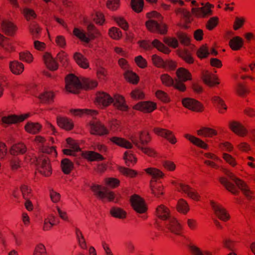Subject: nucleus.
Returning a JSON list of instances; mask_svg holds the SVG:
<instances>
[{
  "label": "nucleus",
  "instance_id": "nucleus-3",
  "mask_svg": "<svg viewBox=\"0 0 255 255\" xmlns=\"http://www.w3.org/2000/svg\"><path fill=\"white\" fill-rule=\"evenodd\" d=\"M157 216L165 221V225L167 228L175 234L179 235L181 226L176 220L170 215L169 210L163 205L158 206L156 209Z\"/></svg>",
  "mask_w": 255,
  "mask_h": 255
},
{
  "label": "nucleus",
  "instance_id": "nucleus-16",
  "mask_svg": "<svg viewBox=\"0 0 255 255\" xmlns=\"http://www.w3.org/2000/svg\"><path fill=\"white\" fill-rule=\"evenodd\" d=\"M91 132L93 134L104 135L108 131L105 127L99 122H93L90 124Z\"/></svg>",
  "mask_w": 255,
  "mask_h": 255
},
{
  "label": "nucleus",
  "instance_id": "nucleus-54",
  "mask_svg": "<svg viewBox=\"0 0 255 255\" xmlns=\"http://www.w3.org/2000/svg\"><path fill=\"white\" fill-rule=\"evenodd\" d=\"M180 56L186 62L189 64L193 63L194 59L191 56V54L188 51H184L180 53Z\"/></svg>",
  "mask_w": 255,
  "mask_h": 255
},
{
  "label": "nucleus",
  "instance_id": "nucleus-53",
  "mask_svg": "<svg viewBox=\"0 0 255 255\" xmlns=\"http://www.w3.org/2000/svg\"><path fill=\"white\" fill-rule=\"evenodd\" d=\"M125 77L129 82L133 84L136 83L138 81V77L136 74L128 71L125 72Z\"/></svg>",
  "mask_w": 255,
  "mask_h": 255
},
{
  "label": "nucleus",
  "instance_id": "nucleus-34",
  "mask_svg": "<svg viewBox=\"0 0 255 255\" xmlns=\"http://www.w3.org/2000/svg\"><path fill=\"white\" fill-rule=\"evenodd\" d=\"M243 44V40L239 36L234 37L231 39L229 42L230 46L234 50L240 49L242 47Z\"/></svg>",
  "mask_w": 255,
  "mask_h": 255
},
{
  "label": "nucleus",
  "instance_id": "nucleus-50",
  "mask_svg": "<svg viewBox=\"0 0 255 255\" xmlns=\"http://www.w3.org/2000/svg\"><path fill=\"white\" fill-rule=\"evenodd\" d=\"M177 209L180 212L186 213L189 210L187 202L183 199L179 200L177 204Z\"/></svg>",
  "mask_w": 255,
  "mask_h": 255
},
{
  "label": "nucleus",
  "instance_id": "nucleus-9",
  "mask_svg": "<svg viewBox=\"0 0 255 255\" xmlns=\"http://www.w3.org/2000/svg\"><path fill=\"white\" fill-rule=\"evenodd\" d=\"M34 161L38 166L39 171L43 175L48 176L51 173V168L46 156H42L38 158L35 157Z\"/></svg>",
  "mask_w": 255,
  "mask_h": 255
},
{
  "label": "nucleus",
  "instance_id": "nucleus-60",
  "mask_svg": "<svg viewBox=\"0 0 255 255\" xmlns=\"http://www.w3.org/2000/svg\"><path fill=\"white\" fill-rule=\"evenodd\" d=\"M33 255H46L45 246L41 244L38 245L35 249Z\"/></svg>",
  "mask_w": 255,
  "mask_h": 255
},
{
  "label": "nucleus",
  "instance_id": "nucleus-15",
  "mask_svg": "<svg viewBox=\"0 0 255 255\" xmlns=\"http://www.w3.org/2000/svg\"><path fill=\"white\" fill-rule=\"evenodd\" d=\"M211 205L215 214L220 220L226 221L229 219V215L222 206L216 204L214 201H211Z\"/></svg>",
  "mask_w": 255,
  "mask_h": 255
},
{
  "label": "nucleus",
  "instance_id": "nucleus-10",
  "mask_svg": "<svg viewBox=\"0 0 255 255\" xmlns=\"http://www.w3.org/2000/svg\"><path fill=\"white\" fill-rule=\"evenodd\" d=\"M139 45L145 50H149L153 46L164 53L170 52V50L157 39H154L151 43L149 41H141L139 42Z\"/></svg>",
  "mask_w": 255,
  "mask_h": 255
},
{
  "label": "nucleus",
  "instance_id": "nucleus-37",
  "mask_svg": "<svg viewBox=\"0 0 255 255\" xmlns=\"http://www.w3.org/2000/svg\"><path fill=\"white\" fill-rule=\"evenodd\" d=\"M26 151V146L22 143H18L12 146L10 149V153L12 155L15 154H23Z\"/></svg>",
  "mask_w": 255,
  "mask_h": 255
},
{
  "label": "nucleus",
  "instance_id": "nucleus-61",
  "mask_svg": "<svg viewBox=\"0 0 255 255\" xmlns=\"http://www.w3.org/2000/svg\"><path fill=\"white\" fill-rule=\"evenodd\" d=\"M9 163L11 168L13 171L17 170L20 167V161L16 157L9 159Z\"/></svg>",
  "mask_w": 255,
  "mask_h": 255
},
{
  "label": "nucleus",
  "instance_id": "nucleus-11",
  "mask_svg": "<svg viewBox=\"0 0 255 255\" xmlns=\"http://www.w3.org/2000/svg\"><path fill=\"white\" fill-rule=\"evenodd\" d=\"M227 175L230 180L233 181L235 183L236 185L243 192L247 199H251L252 198V192L243 181L235 177L231 173H228Z\"/></svg>",
  "mask_w": 255,
  "mask_h": 255
},
{
  "label": "nucleus",
  "instance_id": "nucleus-18",
  "mask_svg": "<svg viewBox=\"0 0 255 255\" xmlns=\"http://www.w3.org/2000/svg\"><path fill=\"white\" fill-rule=\"evenodd\" d=\"M134 108L144 112L150 113L156 109V104L150 102H139L134 106Z\"/></svg>",
  "mask_w": 255,
  "mask_h": 255
},
{
  "label": "nucleus",
  "instance_id": "nucleus-49",
  "mask_svg": "<svg viewBox=\"0 0 255 255\" xmlns=\"http://www.w3.org/2000/svg\"><path fill=\"white\" fill-rule=\"evenodd\" d=\"M131 5L132 9L137 12H139L141 11L143 6V0H132Z\"/></svg>",
  "mask_w": 255,
  "mask_h": 255
},
{
  "label": "nucleus",
  "instance_id": "nucleus-47",
  "mask_svg": "<svg viewBox=\"0 0 255 255\" xmlns=\"http://www.w3.org/2000/svg\"><path fill=\"white\" fill-rule=\"evenodd\" d=\"M150 188L152 193L157 197H159L160 195L163 194V192L162 191V187L160 184H155L154 185L151 183Z\"/></svg>",
  "mask_w": 255,
  "mask_h": 255
},
{
  "label": "nucleus",
  "instance_id": "nucleus-58",
  "mask_svg": "<svg viewBox=\"0 0 255 255\" xmlns=\"http://www.w3.org/2000/svg\"><path fill=\"white\" fill-rule=\"evenodd\" d=\"M180 12L182 15V16L185 18V21L186 24H183L182 27L185 29H187L188 28V25L187 24L188 23H189L190 21V13L189 11L184 9H182L180 10Z\"/></svg>",
  "mask_w": 255,
  "mask_h": 255
},
{
  "label": "nucleus",
  "instance_id": "nucleus-64",
  "mask_svg": "<svg viewBox=\"0 0 255 255\" xmlns=\"http://www.w3.org/2000/svg\"><path fill=\"white\" fill-rule=\"evenodd\" d=\"M115 20L122 28L125 30H128V23L123 17H116Z\"/></svg>",
  "mask_w": 255,
  "mask_h": 255
},
{
  "label": "nucleus",
  "instance_id": "nucleus-25",
  "mask_svg": "<svg viewBox=\"0 0 255 255\" xmlns=\"http://www.w3.org/2000/svg\"><path fill=\"white\" fill-rule=\"evenodd\" d=\"M54 96L52 92L45 91L39 95H36L35 97H37L41 103L49 104L53 101Z\"/></svg>",
  "mask_w": 255,
  "mask_h": 255
},
{
  "label": "nucleus",
  "instance_id": "nucleus-28",
  "mask_svg": "<svg viewBox=\"0 0 255 255\" xmlns=\"http://www.w3.org/2000/svg\"><path fill=\"white\" fill-rule=\"evenodd\" d=\"M67 142L69 145L70 149H65L63 150V152L65 154L74 155V152L78 151L80 150V148L77 144L71 138H68Z\"/></svg>",
  "mask_w": 255,
  "mask_h": 255
},
{
  "label": "nucleus",
  "instance_id": "nucleus-46",
  "mask_svg": "<svg viewBox=\"0 0 255 255\" xmlns=\"http://www.w3.org/2000/svg\"><path fill=\"white\" fill-rule=\"evenodd\" d=\"M145 171L154 178H160L163 176V173L156 168H148L145 169Z\"/></svg>",
  "mask_w": 255,
  "mask_h": 255
},
{
  "label": "nucleus",
  "instance_id": "nucleus-20",
  "mask_svg": "<svg viewBox=\"0 0 255 255\" xmlns=\"http://www.w3.org/2000/svg\"><path fill=\"white\" fill-rule=\"evenodd\" d=\"M178 190L179 191H182L183 192L185 193L188 195V196H189L192 199L195 200H199V196L198 194V193L197 192L192 191L188 185H184L182 183H179L178 184Z\"/></svg>",
  "mask_w": 255,
  "mask_h": 255
},
{
  "label": "nucleus",
  "instance_id": "nucleus-17",
  "mask_svg": "<svg viewBox=\"0 0 255 255\" xmlns=\"http://www.w3.org/2000/svg\"><path fill=\"white\" fill-rule=\"evenodd\" d=\"M182 104L185 107L193 111H199L201 109L200 103L193 99L189 98L183 99Z\"/></svg>",
  "mask_w": 255,
  "mask_h": 255
},
{
  "label": "nucleus",
  "instance_id": "nucleus-41",
  "mask_svg": "<svg viewBox=\"0 0 255 255\" xmlns=\"http://www.w3.org/2000/svg\"><path fill=\"white\" fill-rule=\"evenodd\" d=\"M73 167L72 162L67 158L61 161V168L65 174H69Z\"/></svg>",
  "mask_w": 255,
  "mask_h": 255
},
{
  "label": "nucleus",
  "instance_id": "nucleus-45",
  "mask_svg": "<svg viewBox=\"0 0 255 255\" xmlns=\"http://www.w3.org/2000/svg\"><path fill=\"white\" fill-rule=\"evenodd\" d=\"M188 247L193 255H213L208 251L202 252L199 248L194 245H189Z\"/></svg>",
  "mask_w": 255,
  "mask_h": 255
},
{
  "label": "nucleus",
  "instance_id": "nucleus-40",
  "mask_svg": "<svg viewBox=\"0 0 255 255\" xmlns=\"http://www.w3.org/2000/svg\"><path fill=\"white\" fill-rule=\"evenodd\" d=\"M25 130L31 133H37L41 128V126L38 123H29L25 126Z\"/></svg>",
  "mask_w": 255,
  "mask_h": 255
},
{
  "label": "nucleus",
  "instance_id": "nucleus-22",
  "mask_svg": "<svg viewBox=\"0 0 255 255\" xmlns=\"http://www.w3.org/2000/svg\"><path fill=\"white\" fill-rule=\"evenodd\" d=\"M0 26L2 30L8 35H12L16 30L15 26L7 20H3L0 24Z\"/></svg>",
  "mask_w": 255,
  "mask_h": 255
},
{
  "label": "nucleus",
  "instance_id": "nucleus-51",
  "mask_svg": "<svg viewBox=\"0 0 255 255\" xmlns=\"http://www.w3.org/2000/svg\"><path fill=\"white\" fill-rule=\"evenodd\" d=\"M152 60L154 65L159 68H163L165 66V61L156 54L152 56Z\"/></svg>",
  "mask_w": 255,
  "mask_h": 255
},
{
  "label": "nucleus",
  "instance_id": "nucleus-44",
  "mask_svg": "<svg viewBox=\"0 0 255 255\" xmlns=\"http://www.w3.org/2000/svg\"><path fill=\"white\" fill-rule=\"evenodd\" d=\"M216 107L219 109L220 113H223L227 109V107L224 101L219 97L215 96L212 99Z\"/></svg>",
  "mask_w": 255,
  "mask_h": 255
},
{
  "label": "nucleus",
  "instance_id": "nucleus-33",
  "mask_svg": "<svg viewBox=\"0 0 255 255\" xmlns=\"http://www.w3.org/2000/svg\"><path fill=\"white\" fill-rule=\"evenodd\" d=\"M71 113L75 116L79 117L81 116L83 114L89 115L93 117L96 115L98 113L97 111L89 109H72L71 110Z\"/></svg>",
  "mask_w": 255,
  "mask_h": 255
},
{
  "label": "nucleus",
  "instance_id": "nucleus-19",
  "mask_svg": "<svg viewBox=\"0 0 255 255\" xmlns=\"http://www.w3.org/2000/svg\"><path fill=\"white\" fill-rule=\"evenodd\" d=\"M154 131L157 135L166 138L172 144H174L176 142L175 136L172 134V132L170 130L156 128H154Z\"/></svg>",
  "mask_w": 255,
  "mask_h": 255
},
{
  "label": "nucleus",
  "instance_id": "nucleus-32",
  "mask_svg": "<svg viewBox=\"0 0 255 255\" xmlns=\"http://www.w3.org/2000/svg\"><path fill=\"white\" fill-rule=\"evenodd\" d=\"M35 141L38 144L39 147L41 148V150L43 152H51L53 151H55L54 149L52 148H48L45 143V139L41 136H37L35 138Z\"/></svg>",
  "mask_w": 255,
  "mask_h": 255
},
{
  "label": "nucleus",
  "instance_id": "nucleus-30",
  "mask_svg": "<svg viewBox=\"0 0 255 255\" xmlns=\"http://www.w3.org/2000/svg\"><path fill=\"white\" fill-rule=\"evenodd\" d=\"M111 140L114 143L127 149L131 148L132 147V145L130 142L122 138L113 137Z\"/></svg>",
  "mask_w": 255,
  "mask_h": 255
},
{
  "label": "nucleus",
  "instance_id": "nucleus-52",
  "mask_svg": "<svg viewBox=\"0 0 255 255\" xmlns=\"http://www.w3.org/2000/svg\"><path fill=\"white\" fill-rule=\"evenodd\" d=\"M124 159L127 165L128 166H130L131 164H134L136 161V159L134 156L130 153H128V151H126L124 154Z\"/></svg>",
  "mask_w": 255,
  "mask_h": 255
},
{
  "label": "nucleus",
  "instance_id": "nucleus-55",
  "mask_svg": "<svg viewBox=\"0 0 255 255\" xmlns=\"http://www.w3.org/2000/svg\"><path fill=\"white\" fill-rule=\"evenodd\" d=\"M110 36L115 39H119L121 36L122 33L121 30L116 27H112L109 30Z\"/></svg>",
  "mask_w": 255,
  "mask_h": 255
},
{
  "label": "nucleus",
  "instance_id": "nucleus-6",
  "mask_svg": "<svg viewBox=\"0 0 255 255\" xmlns=\"http://www.w3.org/2000/svg\"><path fill=\"white\" fill-rule=\"evenodd\" d=\"M85 24L87 25V30L88 31V35L77 28H75L73 31L74 34L79 38L81 40L88 43L91 39H94L99 35L98 31L95 28L94 25L89 23L87 20L84 21Z\"/></svg>",
  "mask_w": 255,
  "mask_h": 255
},
{
  "label": "nucleus",
  "instance_id": "nucleus-13",
  "mask_svg": "<svg viewBox=\"0 0 255 255\" xmlns=\"http://www.w3.org/2000/svg\"><path fill=\"white\" fill-rule=\"evenodd\" d=\"M212 6L209 3L204 4L202 3L201 7H193L192 12L197 16L205 17L212 14L211 7Z\"/></svg>",
  "mask_w": 255,
  "mask_h": 255
},
{
  "label": "nucleus",
  "instance_id": "nucleus-21",
  "mask_svg": "<svg viewBox=\"0 0 255 255\" xmlns=\"http://www.w3.org/2000/svg\"><path fill=\"white\" fill-rule=\"evenodd\" d=\"M43 60L46 66L51 70H56L58 68V64L49 53H45L43 56Z\"/></svg>",
  "mask_w": 255,
  "mask_h": 255
},
{
  "label": "nucleus",
  "instance_id": "nucleus-7",
  "mask_svg": "<svg viewBox=\"0 0 255 255\" xmlns=\"http://www.w3.org/2000/svg\"><path fill=\"white\" fill-rule=\"evenodd\" d=\"M176 75L178 79L175 80V89L184 92L186 87L183 82L191 79V73L185 68H180L176 71Z\"/></svg>",
  "mask_w": 255,
  "mask_h": 255
},
{
  "label": "nucleus",
  "instance_id": "nucleus-57",
  "mask_svg": "<svg viewBox=\"0 0 255 255\" xmlns=\"http://www.w3.org/2000/svg\"><path fill=\"white\" fill-rule=\"evenodd\" d=\"M197 53L199 58H204L208 56L209 51L207 47L202 46L198 50Z\"/></svg>",
  "mask_w": 255,
  "mask_h": 255
},
{
  "label": "nucleus",
  "instance_id": "nucleus-59",
  "mask_svg": "<svg viewBox=\"0 0 255 255\" xmlns=\"http://www.w3.org/2000/svg\"><path fill=\"white\" fill-rule=\"evenodd\" d=\"M131 95L132 98L136 100L142 99L144 97L143 92L138 89L133 90L131 93Z\"/></svg>",
  "mask_w": 255,
  "mask_h": 255
},
{
  "label": "nucleus",
  "instance_id": "nucleus-23",
  "mask_svg": "<svg viewBox=\"0 0 255 255\" xmlns=\"http://www.w3.org/2000/svg\"><path fill=\"white\" fill-rule=\"evenodd\" d=\"M57 123L60 127L66 130H70L74 126L71 120L65 117H57Z\"/></svg>",
  "mask_w": 255,
  "mask_h": 255
},
{
  "label": "nucleus",
  "instance_id": "nucleus-42",
  "mask_svg": "<svg viewBox=\"0 0 255 255\" xmlns=\"http://www.w3.org/2000/svg\"><path fill=\"white\" fill-rule=\"evenodd\" d=\"M0 45L6 51H10L13 48L8 39L1 34H0Z\"/></svg>",
  "mask_w": 255,
  "mask_h": 255
},
{
  "label": "nucleus",
  "instance_id": "nucleus-31",
  "mask_svg": "<svg viewBox=\"0 0 255 255\" xmlns=\"http://www.w3.org/2000/svg\"><path fill=\"white\" fill-rule=\"evenodd\" d=\"M84 158L90 160H102L104 157L100 154L93 151H88L83 153Z\"/></svg>",
  "mask_w": 255,
  "mask_h": 255
},
{
  "label": "nucleus",
  "instance_id": "nucleus-1",
  "mask_svg": "<svg viewBox=\"0 0 255 255\" xmlns=\"http://www.w3.org/2000/svg\"><path fill=\"white\" fill-rule=\"evenodd\" d=\"M65 88L66 90L72 93L77 94L79 90L84 88L86 90L92 89L96 87L97 83L89 79L84 80L83 82L79 79L70 74L65 78Z\"/></svg>",
  "mask_w": 255,
  "mask_h": 255
},
{
  "label": "nucleus",
  "instance_id": "nucleus-29",
  "mask_svg": "<svg viewBox=\"0 0 255 255\" xmlns=\"http://www.w3.org/2000/svg\"><path fill=\"white\" fill-rule=\"evenodd\" d=\"M74 58L76 63L81 67L86 69L89 67V63L87 58L81 53L76 52L74 55Z\"/></svg>",
  "mask_w": 255,
  "mask_h": 255
},
{
  "label": "nucleus",
  "instance_id": "nucleus-62",
  "mask_svg": "<svg viewBox=\"0 0 255 255\" xmlns=\"http://www.w3.org/2000/svg\"><path fill=\"white\" fill-rule=\"evenodd\" d=\"M20 59L25 62L30 63L32 61V56L28 52H23L19 53Z\"/></svg>",
  "mask_w": 255,
  "mask_h": 255
},
{
  "label": "nucleus",
  "instance_id": "nucleus-26",
  "mask_svg": "<svg viewBox=\"0 0 255 255\" xmlns=\"http://www.w3.org/2000/svg\"><path fill=\"white\" fill-rule=\"evenodd\" d=\"M230 128L236 134L244 136L246 134V130L240 123L236 122H231L229 125Z\"/></svg>",
  "mask_w": 255,
  "mask_h": 255
},
{
  "label": "nucleus",
  "instance_id": "nucleus-43",
  "mask_svg": "<svg viewBox=\"0 0 255 255\" xmlns=\"http://www.w3.org/2000/svg\"><path fill=\"white\" fill-rule=\"evenodd\" d=\"M110 212L111 215L115 218L123 219L126 216V212L118 207H113Z\"/></svg>",
  "mask_w": 255,
  "mask_h": 255
},
{
  "label": "nucleus",
  "instance_id": "nucleus-8",
  "mask_svg": "<svg viewBox=\"0 0 255 255\" xmlns=\"http://www.w3.org/2000/svg\"><path fill=\"white\" fill-rule=\"evenodd\" d=\"M91 189L100 199L104 201L107 198L110 201H114L116 198L114 192L109 191L106 187L102 188L100 185H93Z\"/></svg>",
  "mask_w": 255,
  "mask_h": 255
},
{
  "label": "nucleus",
  "instance_id": "nucleus-2",
  "mask_svg": "<svg viewBox=\"0 0 255 255\" xmlns=\"http://www.w3.org/2000/svg\"><path fill=\"white\" fill-rule=\"evenodd\" d=\"M111 103H113L114 106L119 110L126 111L128 109L124 98L121 96L115 95L113 99L104 92H99L97 94L96 98L97 105L100 107H104L109 106Z\"/></svg>",
  "mask_w": 255,
  "mask_h": 255
},
{
  "label": "nucleus",
  "instance_id": "nucleus-4",
  "mask_svg": "<svg viewBox=\"0 0 255 255\" xmlns=\"http://www.w3.org/2000/svg\"><path fill=\"white\" fill-rule=\"evenodd\" d=\"M149 20L145 23L147 29L151 32H157L165 34L167 31L166 25L161 22L162 16L158 13L153 11L147 14Z\"/></svg>",
  "mask_w": 255,
  "mask_h": 255
},
{
  "label": "nucleus",
  "instance_id": "nucleus-39",
  "mask_svg": "<svg viewBox=\"0 0 255 255\" xmlns=\"http://www.w3.org/2000/svg\"><path fill=\"white\" fill-rule=\"evenodd\" d=\"M160 79L163 85L170 87L173 86L175 88V80L167 74H163L160 76Z\"/></svg>",
  "mask_w": 255,
  "mask_h": 255
},
{
  "label": "nucleus",
  "instance_id": "nucleus-5",
  "mask_svg": "<svg viewBox=\"0 0 255 255\" xmlns=\"http://www.w3.org/2000/svg\"><path fill=\"white\" fill-rule=\"evenodd\" d=\"M130 139L132 143L145 154L150 156H152L155 154V152L153 150L145 146L150 140V137L148 132L140 131L137 134L131 135Z\"/></svg>",
  "mask_w": 255,
  "mask_h": 255
},
{
  "label": "nucleus",
  "instance_id": "nucleus-27",
  "mask_svg": "<svg viewBox=\"0 0 255 255\" xmlns=\"http://www.w3.org/2000/svg\"><path fill=\"white\" fill-rule=\"evenodd\" d=\"M220 182L223 184L229 191L234 195H237L239 191L236 188L234 184L230 182L227 179L224 177L220 178Z\"/></svg>",
  "mask_w": 255,
  "mask_h": 255
},
{
  "label": "nucleus",
  "instance_id": "nucleus-36",
  "mask_svg": "<svg viewBox=\"0 0 255 255\" xmlns=\"http://www.w3.org/2000/svg\"><path fill=\"white\" fill-rule=\"evenodd\" d=\"M29 29L33 39L39 37L41 28L37 23L35 22H31L29 25Z\"/></svg>",
  "mask_w": 255,
  "mask_h": 255
},
{
  "label": "nucleus",
  "instance_id": "nucleus-38",
  "mask_svg": "<svg viewBox=\"0 0 255 255\" xmlns=\"http://www.w3.org/2000/svg\"><path fill=\"white\" fill-rule=\"evenodd\" d=\"M185 137L189 140L191 142H192L195 145L203 148H206L207 147V145L202 140L198 138L195 137L193 136H191L189 134H186L185 135Z\"/></svg>",
  "mask_w": 255,
  "mask_h": 255
},
{
  "label": "nucleus",
  "instance_id": "nucleus-14",
  "mask_svg": "<svg viewBox=\"0 0 255 255\" xmlns=\"http://www.w3.org/2000/svg\"><path fill=\"white\" fill-rule=\"evenodd\" d=\"M28 117V114L21 115L19 116L15 115H10L7 116L3 117L2 118V122L3 124L6 125L14 124L23 121Z\"/></svg>",
  "mask_w": 255,
  "mask_h": 255
},
{
  "label": "nucleus",
  "instance_id": "nucleus-63",
  "mask_svg": "<svg viewBox=\"0 0 255 255\" xmlns=\"http://www.w3.org/2000/svg\"><path fill=\"white\" fill-rule=\"evenodd\" d=\"M164 42L169 46L173 48H176L178 45L177 40L174 38L165 37Z\"/></svg>",
  "mask_w": 255,
  "mask_h": 255
},
{
  "label": "nucleus",
  "instance_id": "nucleus-24",
  "mask_svg": "<svg viewBox=\"0 0 255 255\" xmlns=\"http://www.w3.org/2000/svg\"><path fill=\"white\" fill-rule=\"evenodd\" d=\"M202 77L204 83L209 86L219 84V82L217 81V77L208 71L203 72Z\"/></svg>",
  "mask_w": 255,
  "mask_h": 255
},
{
  "label": "nucleus",
  "instance_id": "nucleus-48",
  "mask_svg": "<svg viewBox=\"0 0 255 255\" xmlns=\"http://www.w3.org/2000/svg\"><path fill=\"white\" fill-rule=\"evenodd\" d=\"M198 134L205 136H212L217 134V132L212 129L204 128L197 131Z\"/></svg>",
  "mask_w": 255,
  "mask_h": 255
},
{
  "label": "nucleus",
  "instance_id": "nucleus-56",
  "mask_svg": "<svg viewBox=\"0 0 255 255\" xmlns=\"http://www.w3.org/2000/svg\"><path fill=\"white\" fill-rule=\"evenodd\" d=\"M156 96L158 99L163 102H168L170 101V99L168 95L164 92L161 90H158L156 92Z\"/></svg>",
  "mask_w": 255,
  "mask_h": 255
},
{
  "label": "nucleus",
  "instance_id": "nucleus-12",
  "mask_svg": "<svg viewBox=\"0 0 255 255\" xmlns=\"http://www.w3.org/2000/svg\"><path fill=\"white\" fill-rule=\"evenodd\" d=\"M130 202L134 210L138 213H143L146 210V207L142 198L137 195L131 197Z\"/></svg>",
  "mask_w": 255,
  "mask_h": 255
},
{
  "label": "nucleus",
  "instance_id": "nucleus-35",
  "mask_svg": "<svg viewBox=\"0 0 255 255\" xmlns=\"http://www.w3.org/2000/svg\"><path fill=\"white\" fill-rule=\"evenodd\" d=\"M9 68L13 73L19 74L23 71L24 66L18 61H13L10 63Z\"/></svg>",
  "mask_w": 255,
  "mask_h": 255
}]
</instances>
